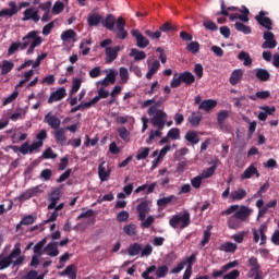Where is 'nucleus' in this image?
<instances>
[{"instance_id": "1", "label": "nucleus", "mask_w": 279, "mask_h": 279, "mask_svg": "<svg viewBox=\"0 0 279 279\" xmlns=\"http://www.w3.org/2000/svg\"><path fill=\"white\" fill-rule=\"evenodd\" d=\"M157 106H160V102L153 105L148 109L149 117H153L150 119V123L154 128H157V130L150 131L149 136L146 140L147 145H151V143H154V138H160V136H162V131L165 130V125L167 123V112L158 109Z\"/></svg>"}, {"instance_id": "2", "label": "nucleus", "mask_w": 279, "mask_h": 279, "mask_svg": "<svg viewBox=\"0 0 279 279\" xmlns=\"http://www.w3.org/2000/svg\"><path fill=\"white\" fill-rule=\"evenodd\" d=\"M23 260H25V257L21 256V244L16 243L7 257L0 258V270L8 269L10 265H13V267L23 265Z\"/></svg>"}, {"instance_id": "3", "label": "nucleus", "mask_w": 279, "mask_h": 279, "mask_svg": "<svg viewBox=\"0 0 279 279\" xmlns=\"http://www.w3.org/2000/svg\"><path fill=\"white\" fill-rule=\"evenodd\" d=\"M169 226L174 230H184V228H189L191 226V214L185 211L183 214H177L171 217L169 220Z\"/></svg>"}, {"instance_id": "4", "label": "nucleus", "mask_w": 279, "mask_h": 279, "mask_svg": "<svg viewBox=\"0 0 279 279\" xmlns=\"http://www.w3.org/2000/svg\"><path fill=\"white\" fill-rule=\"evenodd\" d=\"M40 147H43L41 142H33L29 145V142H25L20 146V154L23 156H27V154H38L40 151Z\"/></svg>"}, {"instance_id": "5", "label": "nucleus", "mask_w": 279, "mask_h": 279, "mask_svg": "<svg viewBox=\"0 0 279 279\" xmlns=\"http://www.w3.org/2000/svg\"><path fill=\"white\" fill-rule=\"evenodd\" d=\"M267 14H269V12L259 11V13L255 16V21L258 23V25L270 32V29H274V21L267 17Z\"/></svg>"}, {"instance_id": "6", "label": "nucleus", "mask_w": 279, "mask_h": 279, "mask_svg": "<svg viewBox=\"0 0 279 279\" xmlns=\"http://www.w3.org/2000/svg\"><path fill=\"white\" fill-rule=\"evenodd\" d=\"M263 38L265 41L262 44V49H276L278 46V41H276V35H274L271 32L265 31Z\"/></svg>"}, {"instance_id": "7", "label": "nucleus", "mask_w": 279, "mask_h": 279, "mask_svg": "<svg viewBox=\"0 0 279 279\" xmlns=\"http://www.w3.org/2000/svg\"><path fill=\"white\" fill-rule=\"evenodd\" d=\"M119 51H121V46H116V47H107L105 49V62L107 64H112L117 58H119Z\"/></svg>"}, {"instance_id": "8", "label": "nucleus", "mask_w": 279, "mask_h": 279, "mask_svg": "<svg viewBox=\"0 0 279 279\" xmlns=\"http://www.w3.org/2000/svg\"><path fill=\"white\" fill-rule=\"evenodd\" d=\"M233 215L236 216V218L240 219L243 223H245L250 221V217H252V208L242 205Z\"/></svg>"}, {"instance_id": "9", "label": "nucleus", "mask_w": 279, "mask_h": 279, "mask_svg": "<svg viewBox=\"0 0 279 279\" xmlns=\"http://www.w3.org/2000/svg\"><path fill=\"white\" fill-rule=\"evenodd\" d=\"M131 35L133 36V38H135L136 46L140 49H145L146 47H149V39H147V37L143 36L141 31L132 29Z\"/></svg>"}, {"instance_id": "10", "label": "nucleus", "mask_w": 279, "mask_h": 279, "mask_svg": "<svg viewBox=\"0 0 279 279\" xmlns=\"http://www.w3.org/2000/svg\"><path fill=\"white\" fill-rule=\"evenodd\" d=\"M149 204H151V202L149 201H143L141 202L137 207H136V211L138 213V219L140 221H145V217H147V214L149 213Z\"/></svg>"}, {"instance_id": "11", "label": "nucleus", "mask_w": 279, "mask_h": 279, "mask_svg": "<svg viewBox=\"0 0 279 279\" xmlns=\"http://www.w3.org/2000/svg\"><path fill=\"white\" fill-rule=\"evenodd\" d=\"M238 266H239V262L236 260L230 262L223 265L220 270H214L211 274V277L215 279L221 278V276H223L226 271H230V269H234V267H238Z\"/></svg>"}, {"instance_id": "12", "label": "nucleus", "mask_w": 279, "mask_h": 279, "mask_svg": "<svg viewBox=\"0 0 279 279\" xmlns=\"http://www.w3.org/2000/svg\"><path fill=\"white\" fill-rule=\"evenodd\" d=\"M41 186L43 185H37L26 190L24 193L20 195V199H22L23 202H27V199H32V197H36L38 193H43V190H40Z\"/></svg>"}, {"instance_id": "13", "label": "nucleus", "mask_w": 279, "mask_h": 279, "mask_svg": "<svg viewBox=\"0 0 279 279\" xmlns=\"http://www.w3.org/2000/svg\"><path fill=\"white\" fill-rule=\"evenodd\" d=\"M247 267H251L250 271L247 272V278H254V275L258 274L260 271V264H258V258L251 257L247 260Z\"/></svg>"}, {"instance_id": "14", "label": "nucleus", "mask_w": 279, "mask_h": 279, "mask_svg": "<svg viewBox=\"0 0 279 279\" xmlns=\"http://www.w3.org/2000/svg\"><path fill=\"white\" fill-rule=\"evenodd\" d=\"M66 97V88L60 87L56 92L50 94L48 98V104H53V101H62Z\"/></svg>"}, {"instance_id": "15", "label": "nucleus", "mask_w": 279, "mask_h": 279, "mask_svg": "<svg viewBox=\"0 0 279 279\" xmlns=\"http://www.w3.org/2000/svg\"><path fill=\"white\" fill-rule=\"evenodd\" d=\"M9 7L11 9H2L0 11V19H3V16H9L11 19V16L19 14V8L16 7V2L14 1L9 2Z\"/></svg>"}, {"instance_id": "16", "label": "nucleus", "mask_w": 279, "mask_h": 279, "mask_svg": "<svg viewBox=\"0 0 279 279\" xmlns=\"http://www.w3.org/2000/svg\"><path fill=\"white\" fill-rule=\"evenodd\" d=\"M37 34H38V32L32 31L26 36H24L22 38V40H23V43H21L22 51H24V49H27V47H29V45H32V40H36V38H40V36H38Z\"/></svg>"}, {"instance_id": "17", "label": "nucleus", "mask_w": 279, "mask_h": 279, "mask_svg": "<svg viewBox=\"0 0 279 279\" xmlns=\"http://www.w3.org/2000/svg\"><path fill=\"white\" fill-rule=\"evenodd\" d=\"M44 252H46L47 256H51L52 258H56L58 254H60V251L58 250V242H49L45 247Z\"/></svg>"}, {"instance_id": "18", "label": "nucleus", "mask_w": 279, "mask_h": 279, "mask_svg": "<svg viewBox=\"0 0 279 279\" xmlns=\"http://www.w3.org/2000/svg\"><path fill=\"white\" fill-rule=\"evenodd\" d=\"M44 121L52 129V130H58L60 128V118L48 113L45 116Z\"/></svg>"}, {"instance_id": "19", "label": "nucleus", "mask_w": 279, "mask_h": 279, "mask_svg": "<svg viewBox=\"0 0 279 279\" xmlns=\"http://www.w3.org/2000/svg\"><path fill=\"white\" fill-rule=\"evenodd\" d=\"M227 225L229 230H239L243 228V222L241 221L240 218L234 216V214L228 218Z\"/></svg>"}, {"instance_id": "20", "label": "nucleus", "mask_w": 279, "mask_h": 279, "mask_svg": "<svg viewBox=\"0 0 279 279\" xmlns=\"http://www.w3.org/2000/svg\"><path fill=\"white\" fill-rule=\"evenodd\" d=\"M252 175H256V178H260V172H258L257 167L251 165L241 174V180H250V178H252Z\"/></svg>"}, {"instance_id": "21", "label": "nucleus", "mask_w": 279, "mask_h": 279, "mask_svg": "<svg viewBox=\"0 0 279 279\" xmlns=\"http://www.w3.org/2000/svg\"><path fill=\"white\" fill-rule=\"evenodd\" d=\"M48 202H50L48 210H53L58 202H60V190H53L48 196Z\"/></svg>"}, {"instance_id": "22", "label": "nucleus", "mask_w": 279, "mask_h": 279, "mask_svg": "<svg viewBox=\"0 0 279 279\" xmlns=\"http://www.w3.org/2000/svg\"><path fill=\"white\" fill-rule=\"evenodd\" d=\"M98 175H99L100 182H106L108 178H110V169L106 168V161H102L98 166Z\"/></svg>"}, {"instance_id": "23", "label": "nucleus", "mask_w": 279, "mask_h": 279, "mask_svg": "<svg viewBox=\"0 0 279 279\" xmlns=\"http://www.w3.org/2000/svg\"><path fill=\"white\" fill-rule=\"evenodd\" d=\"M247 197V191L239 187L238 190H234L230 194V198L232 202H241V199H245Z\"/></svg>"}, {"instance_id": "24", "label": "nucleus", "mask_w": 279, "mask_h": 279, "mask_svg": "<svg viewBox=\"0 0 279 279\" xmlns=\"http://www.w3.org/2000/svg\"><path fill=\"white\" fill-rule=\"evenodd\" d=\"M243 80V71L241 69H236L231 73V76L229 78V82L231 86H236L239 82Z\"/></svg>"}, {"instance_id": "25", "label": "nucleus", "mask_w": 279, "mask_h": 279, "mask_svg": "<svg viewBox=\"0 0 279 279\" xmlns=\"http://www.w3.org/2000/svg\"><path fill=\"white\" fill-rule=\"evenodd\" d=\"M198 108L199 110H204L205 112H210V110L217 108V100H213V99L203 100Z\"/></svg>"}, {"instance_id": "26", "label": "nucleus", "mask_w": 279, "mask_h": 279, "mask_svg": "<svg viewBox=\"0 0 279 279\" xmlns=\"http://www.w3.org/2000/svg\"><path fill=\"white\" fill-rule=\"evenodd\" d=\"M117 24V19L112 14H108L105 20H102V25L109 32H114V25Z\"/></svg>"}, {"instance_id": "27", "label": "nucleus", "mask_w": 279, "mask_h": 279, "mask_svg": "<svg viewBox=\"0 0 279 279\" xmlns=\"http://www.w3.org/2000/svg\"><path fill=\"white\" fill-rule=\"evenodd\" d=\"M181 77V82L183 84H186V86H191V84L195 83V75H193V73L185 71L181 74H179Z\"/></svg>"}, {"instance_id": "28", "label": "nucleus", "mask_w": 279, "mask_h": 279, "mask_svg": "<svg viewBox=\"0 0 279 279\" xmlns=\"http://www.w3.org/2000/svg\"><path fill=\"white\" fill-rule=\"evenodd\" d=\"M255 76L259 82H269L271 74L266 69L259 68L256 70Z\"/></svg>"}, {"instance_id": "29", "label": "nucleus", "mask_w": 279, "mask_h": 279, "mask_svg": "<svg viewBox=\"0 0 279 279\" xmlns=\"http://www.w3.org/2000/svg\"><path fill=\"white\" fill-rule=\"evenodd\" d=\"M130 57L134 58L135 62H140V60H145V58H147V53H145V51L143 50L132 48L130 52Z\"/></svg>"}, {"instance_id": "30", "label": "nucleus", "mask_w": 279, "mask_h": 279, "mask_svg": "<svg viewBox=\"0 0 279 279\" xmlns=\"http://www.w3.org/2000/svg\"><path fill=\"white\" fill-rule=\"evenodd\" d=\"M220 8H221V11L216 13L217 16H219V15L230 16L229 12H236L239 10V8H236V7H229L226 9V2L223 0H221Z\"/></svg>"}, {"instance_id": "31", "label": "nucleus", "mask_w": 279, "mask_h": 279, "mask_svg": "<svg viewBox=\"0 0 279 279\" xmlns=\"http://www.w3.org/2000/svg\"><path fill=\"white\" fill-rule=\"evenodd\" d=\"M66 129H54L53 135L57 143H64L66 142V135H65Z\"/></svg>"}, {"instance_id": "32", "label": "nucleus", "mask_w": 279, "mask_h": 279, "mask_svg": "<svg viewBox=\"0 0 279 279\" xmlns=\"http://www.w3.org/2000/svg\"><path fill=\"white\" fill-rule=\"evenodd\" d=\"M230 117V113L226 110H222L218 113L217 122L220 130H226V119Z\"/></svg>"}, {"instance_id": "33", "label": "nucleus", "mask_w": 279, "mask_h": 279, "mask_svg": "<svg viewBox=\"0 0 279 279\" xmlns=\"http://www.w3.org/2000/svg\"><path fill=\"white\" fill-rule=\"evenodd\" d=\"M123 232L126 236H136L138 234L136 225L132 222L123 227Z\"/></svg>"}, {"instance_id": "34", "label": "nucleus", "mask_w": 279, "mask_h": 279, "mask_svg": "<svg viewBox=\"0 0 279 279\" xmlns=\"http://www.w3.org/2000/svg\"><path fill=\"white\" fill-rule=\"evenodd\" d=\"M110 93L108 90L104 89V87H100L98 90V96H95L92 100V106H95V104L99 102V99H108Z\"/></svg>"}, {"instance_id": "35", "label": "nucleus", "mask_w": 279, "mask_h": 279, "mask_svg": "<svg viewBox=\"0 0 279 279\" xmlns=\"http://www.w3.org/2000/svg\"><path fill=\"white\" fill-rule=\"evenodd\" d=\"M185 141L191 143V145H197V143H199V135H197L196 131H187L185 134Z\"/></svg>"}, {"instance_id": "36", "label": "nucleus", "mask_w": 279, "mask_h": 279, "mask_svg": "<svg viewBox=\"0 0 279 279\" xmlns=\"http://www.w3.org/2000/svg\"><path fill=\"white\" fill-rule=\"evenodd\" d=\"M187 121L192 128H198L199 123H202V114L192 112V114L187 118Z\"/></svg>"}, {"instance_id": "37", "label": "nucleus", "mask_w": 279, "mask_h": 279, "mask_svg": "<svg viewBox=\"0 0 279 279\" xmlns=\"http://www.w3.org/2000/svg\"><path fill=\"white\" fill-rule=\"evenodd\" d=\"M238 60L243 62L244 66H252V57L250 56V52L241 51L238 54Z\"/></svg>"}, {"instance_id": "38", "label": "nucleus", "mask_w": 279, "mask_h": 279, "mask_svg": "<svg viewBox=\"0 0 279 279\" xmlns=\"http://www.w3.org/2000/svg\"><path fill=\"white\" fill-rule=\"evenodd\" d=\"M160 69V61L155 60L151 64L150 68L146 74V77L148 80H151L156 73H158V70Z\"/></svg>"}, {"instance_id": "39", "label": "nucleus", "mask_w": 279, "mask_h": 279, "mask_svg": "<svg viewBox=\"0 0 279 279\" xmlns=\"http://www.w3.org/2000/svg\"><path fill=\"white\" fill-rule=\"evenodd\" d=\"M177 199H178V197H175V195L162 197L157 201V206H159V208H165V207L169 206V204H171V202H175Z\"/></svg>"}, {"instance_id": "40", "label": "nucleus", "mask_w": 279, "mask_h": 279, "mask_svg": "<svg viewBox=\"0 0 279 279\" xmlns=\"http://www.w3.org/2000/svg\"><path fill=\"white\" fill-rule=\"evenodd\" d=\"M143 250V245L138 243H133L128 248L129 256H138Z\"/></svg>"}, {"instance_id": "41", "label": "nucleus", "mask_w": 279, "mask_h": 279, "mask_svg": "<svg viewBox=\"0 0 279 279\" xmlns=\"http://www.w3.org/2000/svg\"><path fill=\"white\" fill-rule=\"evenodd\" d=\"M102 21H104V17L97 14H90L87 19L89 27H97V25H99V23H102Z\"/></svg>"}, {"instance_id": "42", "label": "nucleus", "mask_w": 279, "mask_h": 279, "mask_svg": "<svg viewBox=\"0 0 279 279\" xmlns=\"http://www.w3.org/2000/svg\"><path fill=\"white\" fill-rule=\"evenodd\" d=\"M269 97H271L270 90H262V92H257L256 95L248 96L251 101H256V99H269Z\"/></svg>"}, {"instance_id": "43", "label": "nucleus", "mask_w": 279, "mask_h": 279, "mask_svg": "<svg viewBox=\"0 0 279 279\" xmlns=\"http://www.w3.org/2000/svg\"><path fill=\"white\" fill-rule=\"evenodd\" d=\"M40 45H43V37H36L29 45L26 54L27 56H32V53H34V49H36V47H40Z\"/></svg>"}, {"instance_id": "44", "label": "nucleus", "mask_w": 279, "mask_h": 279, "mask_svg": "<svg viewBox=\"0 0 279 279\" xmlns=\"http://www.w3.org/2000/svg\"><path fill=\"white\" fill-rule=\"evenodd\" d=\"M60 276H69L70 279H76L77 274L75 272V266H68L62 272H60Z\"/></svg>"}, {"instance_id": "45", "label": "nucleus", "mask_w": 279, "mask_h": 279, "mask_svg": "<svg viewBox=\"0 0 279 279\" xmlns=\"http://www.w3.org/2000/svg\"><path fill=\"white\" fill-rule=\"evenodd\" d=\"M0 69H1L2 75H8V73H10V71L14 69V62L4 60L2 61V65Z\"/></svg>"}, {"instance_id": "46", "label": "nucleus", "mask_w": 279, "mask_h": 279, "mask_svg": "<svg viewBox=\"0 0 279 279\" xmlns=\"http://www.w3.org/2000/svg\"><path fill=\"white\" fill-rule=\"evenodd\" d=\"M219 250L220 252L234 253L236 252V244L232 242H227L225 244H221Z\"/></svg>"}, {"instance_id": "47", "label": "nucleus", "mask_w": 279, "mask_h": 279, "mask_svg": "<svg viewBox=\"0 0 279 279\" xmlns=\"http://www.w3.org/2000/svg\"><path fill=\"white\" fill-rule=\"evenodd\" d=\"M47 245V238H44L41 241H39L35 246H34V254L37 256L43 255V247Z\"/></svg>"}, {"instance_id": "48", "label": "nucleus", "mask_w": 279, "mask_h": 279, "mask_svg": "<svg viewBox=\"0 0 279 279\" xmlns=\"http://www.w3.org/2000/svg\"><path fill=\"white\" fill-rule=\"evenodd\" d=\"M77 36V33L73 29H66L61 34V40L66 41V40H73Z\"/></svg>"}, {"instance_id": "49", "label": "nucleus", "mask_w": 279, "mask_h": 279, "mask_svg": "<svg viewBox=\"0 0 279 279\" xmlns=\"http://www.w3.org/2000/svg\"><path fill=\"white\" fill-rule=\"evenodd\" d=\"M235 29L236 32H242V34H252V27L243 24L242 22L235 23Z\"/></svg>"}, {"instance_id": "50", "label": "nucleus", "mask_w": 279, "mask_h": 279, "mask_svg": "<svg viewBox=\"0 0 279 279\" xmlns=\"http://www.w3.org/2000/svg\"><path fill=\"white\" fill-rule=\"evenodd\" d=\"M86 108H93V102L90 100L87 102H81L76 107H73L70 112L71 114H75L77 110H85Z\"/></svg>"}, {"instance_id": "51", "label": "nucleus", "mask_w": 279, "mask_h": 279, "mask_svg": "<svg viewBox=\"0 0 279 279\" xmlns=\"http://www.w3.org/2000/svg\"><path fill=\"white\" fill-rule=\"evenodd\" d=\"M215 171H217V165L207 168L205 171H203L201 177H203V180L213 178V175H215Z\"/></svg>"}, {"instance_id": "52", "label": "nucleus", "mask_w": 279, "mask_h": 279, "mask_svg": "<svg viewBox=\"0 0 279 279\" xmlns=\"http://www.w3.org/2000/svg\"><path fill=\"white\" fill-rule=\"evenodd\" d=\"M129 219H130V213H128L126 210H122L117 214V221L119 223H125L128 222Z\"/></svg>"}, {"instance_id": "53", "label": "nucleus", "mask_w": 279, "mask_h": 279, "mask_svg": "<svg viewBox=\"0 0 279 279\" xmlns=\"http://www.w3.org/2000/svg\"><path fill=\"white\" fill-rule=\"evenodd\" d=\"M118 134L125 143L130 142V131H128L125 126L118 129Z\"/></svg>"}, {"instance_id": "54", "label": "nucleus", "mask_w": 279, "mask_h": 279, "mask_svg": "<svg viewBox=\"0 0 279 279\" xmlns=\"http://www.w3.org/2000/svg\"><path fill=\"white\" fill-rule=\"evenodd\" d=\"M168 138H172V141H180V129L172 128L167 133Z\"/></svg>"}, {"instance_id": "55", "label": "nucleus", "mask_w": 279, "mask_h": 279, "mask_svg": "<svg viewBox=\"0 0 279 279\" xmlns=\"http://www.w3.org/2000/svg\"><path fill=\"white\" fill-rule=\"evenodd\" d=\"M149 147L140 148L136 155V160H145L149 156Z\"/></svg>"}, {"instance_id": "56", "label": "nucleus", "mask_w": 279, "mask_h": 279, "mask_svg": "<svg viewBox=\"0 0 279 279\" xmlns=\"http://www.w3.org/2000/svg\"><path fill=\"white\" fill-rule=\"evenodd\" d=\"M119 72L122 84H128V80H130V72H128V68L122 66L119 69Z\"/></svg>"}, {"instance_id": "57", "label": "nucleus", "mask_w": 279, "mask_h": 279, "mask_svg": "<svg viewBox=\"0 0 279 279\" xmlns=\"http://www.w3.org/2000/svg\"><path fill=\"white\" fill-rule=\"evenodd\" d=\"M19 49L22 50L21 41H14L11 44V46L8 49V56H14Z\"/></svg>"}, {"instance_id": "58", "label": "nucleus", "mask_w": 279, "mask_h": 279, "mask_svg": "<svg viewBox=\"0 0 279 279\" xmlns=\"http://www.w3.org/2000/svg\"><path fill=\"white\" fill-rule=\"evenodd\" d=\"M36 9L34 8H28L24 11V16L22 17V21H32V19L34 17V14L36 13Z\"/></svg>"}, {"instance_id": "59", "label": "nucleus", "mask_w": 279, "mask_h": 279, "mask_svg": "<svg viewBox=\"0 0 279 279\" xmlns=\"http://www.w3.org/2000/svg\"><path fill=\"white\" fill-rule=\"evenodd\" d=\"M202 182H204V177L203 175H197L191 179V184L193 189H202Z\"/></svg>"}, {"instance_id": "60", "label": "nucleus", "mask_w": 279, "mask_h": 279, "mask_svg": "<svg viewBox=\"0 0 279 279\" xmlns=\"http://www.w3.org/2000/svg\"><path fill=\"white\" fill-rule=\"evenodd\" d=\"M186 49L187 51H190V53H193L195 56V53H199V43L192 41L187 45Z\"/></svg>"}, {"instance_id": "61", "label": "nucleus", "mask_w": 279, "mask_h": 279, "mask_svg": "<svg viewBox=\"0 0 279 279\" xmlns=\"http://www.w3.org/2000/svg\"><path fill=\"white\" fill-rule=\"evenodd\" d=\"M64 11V3L61 1H57L52 7V14H62Z\"/></svg>"}, {"instance_id": "62", "label": "nucleus", "mask_w": 279, "mask_h": 279, "mask_svg": "<svg viewBox=\"0 0 279 279\" xmlns=\"http://www.w3.org/2000/svg\"><path fill=\"white\" fill-rule=\"evenodd\" d=\"M169 274V267L167 265H163L156 270L157 278H165Z\"/></svg>"}, {"instance_id": "63", "label": "nucleus", "mask_w": 279, "mask_h": 279, "mask_svg": "<svg viewBox=\"0 0 279 279\" xmlns=\"http://www.w3.org/2000/svg\"><path fill=\"white\" fill-rule=\"evenodd\" d=\"M154 271H157L156 265H153L148 267L143 274L142 278L144 279H154V277L149 276V274H154Z\"/></svg>"}, {"instance_id": "64", "label": "nucleus", "mask_w": 279, "mask_h": 279, "mask_svg": "<svg viewBox=\"0 0 279 279\" xmlns=\"http://www.w3.org/2000/svg\"><path fill=\"white\" fill-rule=\"evenodd\" d=\"M239 276H241V271H239V269H234L229 274L223 275L222 279H236Z\"/></svg>"}]
</instances>
